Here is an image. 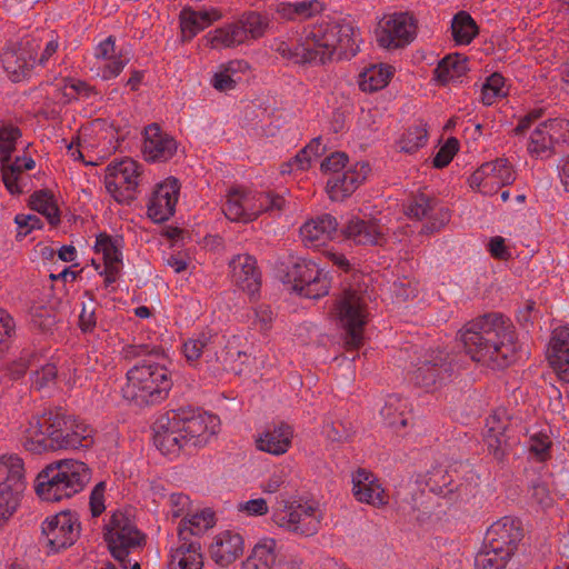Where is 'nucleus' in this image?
Wrapping results in <instances>:
<instances>
[{"label": "nucleus", "instance_id": "nucleus-1", "mask_svg": "<svg viewBox=\"0 0 569 569\" xmlns=\"http://www.w3.org/2000/svg\"><path fill=\"white\" fill-rule=\"evenodd\" d=\"M458 337L472 361L491 369H503L519 357L516 329L500 313H486L468 321Z\"/></svg>", "mask_w": 569, "mask_h": 569}, {"label": "nucleus", "instance_id": "nucleus-2", "mask_svg": "<svg viewBox=\"0 0 569 569\" xmlns=\"http://www.w3.org/2000/svg\"><path fill=\"white\" fill-rule=\"evenodd\" d=\"M307 31L313 63H326L333 59H350L359 51V32L349 19H339L313 26Z\"/></svg>", "mask_w": 569, "mask_h": 569}, {"label": "nucleus", "instance_id": "nucleus-3", "mask_svg": "<svg viewBox=\"0 0 569 569\" xmlns=\"http://www.w3.org/2000/svg\"><path fill=\"white\" fill-rule=\"evenodd\" d=\"M172 387L170 371L163 365L144 360L127 371L121 393L127 401L142 407L167 398Z\"/></svg>", "mask_w": 569, "mask_h": 569}, {"label": "nucleus", "instance_id": "nucleus-4", "mask_svg": "<svg viewBox=\"0 0 569 569\" xmlns=\"http://www.w3.org/2000/svg\"><path fill=\"white\" fill-rule=\"evenodd\" d=\"M91 479L82 461L64 459L47 466L37 477L36 492L46 501H60L77 495Z\"/></svg>", "mask_w": 569, "mask_h": 569}, {"label": "nucleus", "instance_id": "nucleus-5", "mask_svg": "<svg viewBox=\"0 0 569 569\" xmlns=\"http://www.w3.org/2000/svg\"><path fill=\"white\" fill-rule=\"evenodd\" d=\"M332 317L345 331V345L349 350L359 349L363 343V330L369 320L366 297L356 290H345L332 308Z\"/></svg>", "mask_w": 569, "mask_h": 569}, {"label": "nucleus", "instance_id": "nucleus-6", "mask_svg": "<svg viewBox=\"0 0 569 569\" xmlns=\"http://www.w3.org/2000/svg\"><path fill=\"white\" fill-rule=\"evenodd\" d=\"M27 487L22 458L16 453L0 456V527L18 511Z\"/></svg>", "mask_w": 569, "mask_h": 569}, {"label": "nucleus", "instance_id": "nucleus-7", "mask_svg": "<svg viewBox=\"0 0 569 569\" xmlns=\"http://www.w3.org/2000/svg\"><path fill=\"white\" fill-rule=\"evenodd\" d=\"M269 20L261 13L250 11L238 20L209 31L203 39L212 49L234 48L264 36Z\"/></svg>", "mask_w": 569, "mask_h": 569}, {"label": "nucleus", "instance_id": "nucleus-8", "mask_svg": "<svg viewBox=\"0 0 569 569\" xmlns=\"http://www.w3.org/2000/svg\"><path fill=\"white\" fill-rule=\"evenodd\" d=\"M455 372L453 357L441 347L430 348L415 365L410 380L426 391H435L451 381Z\"/></svg>", "mask_w": 569, "mask_h": 569}, {"label": "nucleus", "instance_id": "nucleus-9", "mask_svg": "<svg viewBox=\"0 0 569 569\" xmlns=\"http://www.w3.org/2000/svg\"><path fill=\"white\" fill-rule=\"evenodd\" d=\"M322 520L319 508L308 503L283 502L272 512V521L297 536L309 537L318 532Z\"/></svg>", "mask_w": 569, "mask_h": 569}, {"label": "nucleus", "instance_id": "nucleus-10", "mask_svg": "<svg viewBox=\"0 0 569 569\" xmlns=\"http://www.w3.org/2000/svg\"><path fill=\"white\" fill-rule=\"evenodd\" d=\"M104 539L114 559L126 568L129 552L144 542V536L124 512L116 511L106 525Z\"/></svg>", "mask_w": 569, "mask_h": 569}, {"label": "nucleus", "instance_id": "nucleus-11", "mask_svg": "<svg viewBox=\"0 0 569 569\" xmlns=\"http://www.w3.org/2000/svg\"><path fill=\"white\" fill-rule=\"evenodd\" d=\"M141 164L131 158L111 161L106 168L104 184L108 192L118 202L133 198L141 180Z\"/></svg>", "mask_w": 569, "mask_h": 569}, {"label": "nucleus", "instance_id": "nucleus-12", "mask_svg": "<svg viewBox=\"0 0 569 569\" xmlns=\"http://www.w3.org/2000/svg\"><path fill=\"white\" fill-rule=\"evenodd\" d=\"M288 280L300 296L319 299L329 292L330 281L327 273L309 259L300 258L293 262L287 273Z\"/></svg>", "mask_w": 569, "mask_h": 569}, {"label": "nucleus", "instance_id": "nucleus-13", "mask_svg": "<svg viewBox=\"0 0 569 569\" xmlns=\"http://www.w3.org/2000/svg\"><path fill=\"white\" fill-rule=\"evenodd\" d=\"M417 32V23L409 13H392L382 17L375 30L376 41L385 49H396L410 43Z\"/></svg>", "mask_w": 569, "mask_h": 569}, {"label": "nucleus", "instance_id": "nucleus-14", "mask_svg": "<svg viewBox=\"0 0 569 569\" xmlns=\"http://www.w3.org/2000/svg\"><path fill=\"white\" fill-rule=\"evenodd\" d=\"M41 528L49 552H58L72 546L80 533L78 518L70 511L47 518Z\"/></svg>", "mask_w": 569, "mask_h": 569}, {"label": "nucleus", "instance_id": "nucleus-15", "mask_svg": "<svg viewBox=\"0 0 569 569\" xmlns=\"http://www.w3.org/2000/svg\"><path fill=\"white\" fill-rule=\"evenodd\" d=\"M515 171L507 159L481 164L469 178L472 189L483 194H495L501 187L515 181Z\"/></svg>", "mask_w": 569, "mask_h": 569}, {"label": "nucleus", "instance_id": "nucleus-16", "mask_svg": "<svg viewBox=\"0 0 569 569\" xmlns=\"http://www.w3.org/2000/svg\"><path fill=\"white\" fill-rule=\"evenodd\" d=\"M131 59L128 48L116 46V38L109 36L94 48V68L103 80L118 77Z\"/></svg>", "mask_w": 569, "mask_h": 569}, {"label": "nucleus", "instance_id": "nucleus-17", "mask_svg": "<svg viewBox=\"0 0 569 569\" xmlns=\"http://www.w3.org/2000/svg\"><path fill=\"white\" fill-rule=\"evenodd\" d=\"M60 426L58 418L51 419V417H31L19 427V441L21 446L34 453H41L47 450H51L53 440L50 437V432L54 430V427Z\"/></svg>", "mask_w": 569, "mask_h": 569}, {"label": "nucleus", "instance_id": "nucleus-18", "mask_svg": "<svg viewBox=\"0 0 569 569\" xmlns=\"http://www.w3.org/2000/svg\"><path fill=\"white\" fill-rule=\"evenodd\" d=\"M122 240L103 232L97 236L94 252L101 256L102 264L92 260L94 269L104 277L106 286L116 282L122 269Z\"/></svg>", "mask_w": 569, "mask_h": 569}, {"label": "nucleus", "instance_id": "nucleus-19", "mask_svg": "<svg viewBox=\"0 0 569 569\" xmlns=\"http://www.w3.org/2000/svg\"><path fill=\"white\" fill-rule=\"evenodd\" d=\"M178 421L187 448L204 447L220 429V419L207 412L190 417L178 416Z\"/></svg>", "mask_w": 569, "mask_h": 569}, {"label": "nucleus", "instance_id": "nucleus-20", "mask_svg": "<svg viewBox=\"0 0 569 569\" xmlns=\"http://www.w3.org/2000/svg\"><path fill=\"white\" fill-rule=\"evenodd\" d=\"M370 171L369 164L360 161L331 176L326 187L329 198L332 201H343L349 198L367 180Z\"/></svg>", "mask_w": 569, "mask_h": 569}, {"label": "nucleus", "instance_id": "nucleus-21", "mask_svg": "<svg viewBox=\"0 0 569 569\" xmlns=\"http://www.w3.org/2000/svg\"><path fill=\"white\" fill-rule=\"evenodd\" d=\"M522 536V527L518 519L502 517L488 528L485 543L492 547V550L512 557Z\"/></svg>", "mask_w": 569, "mask_h": 569}, {"label": "nucleus", "instance_id": "nucleus-22", "mask_svg": "<svg viewBox=\"0 0 569 569\" xmlns=\"http://www.w3.org/2000/svg\"><path fill=\"white\" fill-rule=\"evenodd\" d=\"M180 184L176 178H167L153 189L147 204L148 217L157 223L173 216L179 198Z\"/></svg>", "mask_w": 569, "mask_h": 569}, {"label": "nucleus", "instance_id": "nucleus-23", "mask_svg": "<svg viewBox=\"0 0 569 569\" xmlns=\"http://www.w3.org/2000/svg\"><path fill=\"white\" fill-rule=\"evenodd\" d=\"M242 569H293L282 546L273 538H262L253 547L243 562Z\"/></svg>", "mask_w": 569, "mask_h": 569}, {"label": "nucleus", "instance_id": "nucleus-24", "mask_svg": "<svg viewBox=\"0 0 569 569\" xmlns=\"http://www.w3.org/2000/svg\"><path fill=\"white\" fill-rule=\"evenodd\" d=\"M352 495L357 501L382 508L389 503V493L379 478L365 468H359L351 475Z\"/></svg>", "mask_w": 569, "mask_h": 569}, {"label": "nucleus", "instance_id": "nucleus-25", "mask_svg": "<svg viewBox=\"0 0 569 569\" xmlns=\"http://www.w3.org/2000/svg\"><path fill=\"white\" fill-rule=\"evenodd\" d=\"M37 50L36 41L26 40L18 48H9L3 52V69L12 81H21L30 74L37 63Z\"/></svg>", "mask_w": 569, "mask_h": 569}, {"label": "nucleus", "instance_id": "nucleus-26", "mask_svg": "<svg viewBox=\"0 0 569 569\" xmlns=\"http://www.w3.org/2000/svg\"><path fill=\"white\" fill-rule=\"evenodd\" d=\"M222 18L223 13L219 8L209 7L200 10L191 7L182 8L179 13L182 42L191 41L198 33Z\"/></svg>", "mask_w": 569, "mask_h": 569}, {"label": "nucleus", "instance_id": "nucleus-27", "mask_svg": "<svg viewBox=\"0 0 569 569\" xmlns=\"http://www.w3.org/2000/svg\"><path fill=\"white\" fill-rule=\"evenodd\" d=\"M223 347L222 337L212 331H203L188 339L182 347L188 362H197L201 357L212 366L219 362V350Z\"/></svg>", "mask_w": 569, "mask_h": 569}, {"label": "nucleus", "instance_id": "nucleus-28", "mask_svg": "<svg viewBox=\"0 0 569 569\" xmlns=\"http://www.w3.org/2000/svg\"><path fill=\"white\" fill-rule=\"evenodd\" d=\"M153 431L154 446L162 455L176 456L182 449L187 448L178 421V415L158 419L154 423Z\"/></svg>", "mask_w": 569, "mask_h": 569}, {"label": "nucleus", "instance_id": "nucleus-29", "mask_svg": "<svg viewBox=\"0 0 569 569\" xmlns=\"http://www.w3.org/2000/svg\"><path fill=\"white\" fill-rule=\"evenodd\" d=\"M177 149V141L157 123L146 127L142 153L147 161H167L174 156Z\"/></svg>", "mask_w": 569, "mask_h": 569}, {"label": "nucleus", "instance_id": "nucleus-30", "mask_svg": "<svg viewBox=\"0 0 569 569\" xmlns=\"http://www.w3.org/2000/svg\"><path fill=\"white\" fill-rule=\"evenodd\" d=\"M232 282L249 296H254L261 286L256 259L247 253L234 256L230 262Z\"/></svg>", "mask_w": 569, "mask_h": 569}, {"label": "nucleus", "instance_id": "nucleus-31", "mask_svg": "<svg viewBox=\"0 0 569 569\" xmlns=\"http://www.w3.org/2000/svg\"><path fill=\"white\" fill-rule=\"evenodd\" d=\"M387 228L377 220H363L352 217L348 220L342 232L345 237L357 244L381 246L386 241Z\"/></svg>", "mask_w": 569, "mask_h": 569}, {"label": "nucleus", "instance_id": "nucleus-32", "mask_svg": "<svg viewBox=\"0 0 569 569\" xmlns=\"http://www.w3.org/2000/svg\"><path fill=\"white\" fill-rule=\"evenodd\" d=\"M547 357L558 379L569 383V328L558 327L552 331Z\"/></svg>", "mask_w": 569, "mask_h": 569}, {"label": "nucleus", "instance_id": "nucleus-33", "mask_svg": "<svg viewBox=\"0 0 569 569\" xmlns=\"http://www.w3.org/2000/svg\"><path fill=\"white\" fill-rule=\"evenodd\" d=\"M50 437L53 440L51 450L87 449L93 443V429L84 422H74L66 430L54 427Z\"/></svg>", "mask_w": 569, "mask_h": 569}, {"label": "nucleus", "instance_id": "nucleus-34", "mask_svg": "<svg viewBox=\"0 0 569 569\" xmlns=\"http://www.w3.org/2000/svg\"><path fill=\"white\" fill-rule=\"evenodd\" d=\"M337 219L323 213L308 220L300 227V237L306 247L317 248L332 240L338 230Z\"/></svg>", "mask_w": 569, "mask_h": 569}, {"label": "nucleus", "instance_id": "nucleus-35", "mask_svg": "<svg viewBox=\"0 0 569 569\" xmlns=\"http://www.w3.org/2000/svg\"><path fill=\"white\" fill-rule=\"evenodd\" d=\"M211 559L220 567H228L243 553L240 533L226 530L218 533L209 548Z\"/></svg>", "mask_w": 569, "mask_h": 569}, {"label": "nucleus", "instance_id": "nucleus-36", "mask_svg": "<svg viewBox=\"0 0 569 569\" xmlns=\"http://www.w3.org/2000/svg\"><path fill=\"white\" fill-rule=\"evenodd\" d=\"M169 569H202L203 555L197 540L179 539L170 551Z\"/></svg>", "mask_w": 569, "mask_h": 569}, {"label": "nucleus", "instance_id": "nucleus-37", "mask_svg": "<svg viewBox=\"0 0 569 569\" xmlns=\"http://www.w3.org/2000/svg\"><path fill=\"white\" fill-rule=\"evenodd\" d=\"M293 438V430L289 425L280 423L263 431L256 440L257 448L273 456L286 453Z\"/></svg>", "mask_w": 569, "mask_h": 569}, {"label": "nucleus", "instance_id": "nucleus-38", "mask_svg": "<svg viewBox=\"0 0 569 569\" xmlns=\"http://www.w3.org/2000/svg\"><path fill=\"white\" fill-rule=\"evenodd\" d=\"M2 181L7 190L11 194L22 193V181L23 171L32 170L36 162L30 157H17L14 161H11L10 156L7 159L0 158Z\"/></svg>", "mask_w": 569, "mask_h": 569}, {"label": "nucleus", "instance_id": "nucleus-39", "mask_svg": "<svg viewBox=\"0 0 569 569\" xmlns=\"http://www.w3.org/2000/svg\"><path fill=\"white\" fill-rule=\"evenodd\" d=\"M246 197L248 222L256 220L263 212L280 211L284 206V199L271 192L246 190Z\"/></svg>", "mask_w": 569, "mask_h": 569}, {"label": "nucleus", "instance_id": "nucleus-40", "mask_svg": "<svg viewBox=\"0 0 569 569\" xmlns=\"http://www.w3.org/2000/svg\"><path fill=\"white\" fill-rule=\"evenodd\" d=\"M271 48L281 58L295 63H313L310 46H307V31L297 42H287L283 40H274Z\"/></svg>", "mask_w": 569, "mask_h": 569}, {"label": "nucleus", "instance_id": "nucleus-41", "mask_svg": "<svg viewBox=\"0 0 569 569\" xmlns=\"http://www.w3.org/2000/svg\"><path fill=\"white\" fill-rule=\"evenodd\" d=\"M469 70L468 61L460 54L445 57L435 69V78L438 82L447 84L458 82Z\"/></svg>", "mask_w": 569, "mask_h": 569}, {"label": "nucleus", "instance_id": "nucleus-42", "mask_svg": "<svg viewBox=\"0 0 569 569\" xmlns=\"http://www.w3.org/2000/svg\"><path fill=\"white\" fill-rule=\"evenodd\" d=\"M380 413L385 422L396 430L407 427L410 420L407 401L396 395L387 398Z\"/></svg>", "mask_w": 569, "mask_h": 569}, {"label": "nucleus", "instance_id": "nucleus-43", "mask_svg": "<svg viewBox=\"0 0 569 569\" xmlns=\"http://www.w3.org/2000/svg\"><path fill=\"white\" fill-rule=\"evenodd\" d=\"M213 526L214 513L209 509L188 515L179 523V539H188V535L200 536Z\"/></svg>", "mask_w": 569, "mask_h": 569}, {"label": "nucleus", "instance_id": "nucleus-44", "mask_svg": "<svg viewBox=\"0 0 569 569\" xmlns=\"http://www.w3.org/2000/svg\"><path fill=\"white\" fill-rule=\"evenodd\" d=\"M323 8V3L320 0H302L282 3L279 12L289 20H306L322 12Z\"/></svg>", "mask_w": 569, "mask_h": 569}, {"label": "nucleus", "instance_id": "nucleus-45", "mask_svg": "<svg viewBox=\"0 0 569 569\" xmlns=\"http://www.w3.org/2000/svg\"><path fill=\"white\" fill-rule=\"evenodd\" d=\"M246 202V189H230L226 196V202L222 207V211L227 219L236 222H248Z\"/></svg>", "mask_w": 569, "mask_h": 569}, {"label": "nucleus", "instance_id": "nucleus-46", "mask_svg": "<svg viewBox=\"0 0 569 569\" xmlns=\"http://www.w3.org/2000/svg\"><path fill=\"white\" fill-rule=\"evenodd\" d=\"M392 76L390 66H372L366 69L360 76V88L362 91H377L385 88Z\"/></svg>", "mask_w": 569, "mask_h": 569}, {"label": "nucleus", "instance_id": "nucleus-47", "mask_svg": "<svg viewBox=\"0 0 569 569\" xmlns=\"http://www.w3.org/2000/svg\"><path fill=\"white\" fill-rule=\"evenodd\" d=\"M33 210L44 216L51 224L60 222V213L54 196L48 190L36 191L30 198Z\"/></svg>", "mask_w": 569, "mask_h": 569}, {"label": "nucleus", "instance_id": "nucleus-48", "mask_svg": "<svg viewBox=\"0 0 569 569\" xmlns=\"http://www.w3.org/2000/svg\"><path fill=\"white\" fill-rule=\"evenodd\" d=\"M451 31L457 43L468 44L478 33V27L469 13L461 11L453 17Z\"/></svg>", "mask_w": 569, "mask_h": 569}, {"label": "nucleus", "instance_id": "nucleus-49", "mask_svg": "<svg viewBox=\"0 0 569 569\" xmlns=\"http://www.w3.org/2000/svg\"><path fill=\"white\" fill-rule=\"evenodd\" d=\"M428 141V130L425 123L420 122L409 127L400 137L397 144L400 151L413 153L425 147Z\"/></svg>", "mask_w": 569, "mask_h": 569}, {"label": "nucleus", "instance_id": "nucleus-50", "mask_svg": "<svg viewBox=\"0 0 569 569\" xmlns=\"http://www.w3.org/2000/svg\"><path fill=\"white\" fill-rule=\"evenodd\" d=\"M555 141L543 122H541L530 134L528 152L536 158H549L552 154Z\"/></svg>", "mask_w": 569, "mask_h": 569}, {"label": "nucleus", "instance_id": "nucleus-51", "mask_svg": "<svg viewBox=\"0 0 569 569\" xmlns=\"http://www.w3.org/2000/svg\"><path fill=\"white\" fill-rule=\"evenodd\" d=\"M492 549V547L483 542L475 557L476 569H505L511 557Z\"/></svg>", "mask_w": 569, "mask_h": 569}, {"label": "nucleus", "instance_id": "nucleus-52", "mask_svg": "<svg viewBox=\"0 0 569 569\" xmlns=\"http://www.w3.org/2000/svg\"><path fill=\"white\" fill-rule=\"evenodd\" d=\"M507 94L505 78L499 73H492L487 78L481 88V101L486 106L493 104L497 99Z\"/></svg>", "mask_w": 569, "mask_h": 569}, {"label": "nucleus", "instance_id": "nucleus-53", "mask_svg": "<svg viewBox=\"0 0 569 569\" xmlns=\"http://www.w3.org/2000/svg\"><path fill=\"white\" fill-rule=\"evenodd\" d=\"M552 441L547 432L539 431L530 435L528 442L529 453L539 462H545L551 457Z\"/></svg>", "mask_w": 569, "mask_h": 569}, {"label": "nucleus", "instance_id": "nucleus-54", "mask_svg": "<svg viewBox=\"0 0 569 569\" xmlns=\"http://www.w3.org/2000/svg\"><path fill=\"white\" fill-rule=\"evenodd\" d=\"M450 211L435 200L421 232L426 234L438 232L450 221Z\"/></svg>", "mask_w": 569, "mask_h": 569}, {"label": "nucleus", "instance_id": "nucleus-55", "mask_svg": "<svg viewBox=\"0 0 569 569\" xmlns=\"http://www.w3.org/2000/svg\"><path fill=\"white\" fill-rule=\"evenodd\" d=\"M20 136L21 132L18 127L7 123L0 124V158L7 159L8 156H11Z\"/></svg>", "mask_w": 569, "mask_h": 569}, {"label": "nucleus", "instance_id": "nucleus-56", "mask_svg": "<svg viewBox=\"0 0 569 569\" xmlns=\"http://www.w3.org/2000/svg\"><path fill=\"white\" fill-rule=\"evenodd\" d=\"M435 199L429 198L428 196L420 193L413 197L410 203L406 208V214L410 218H415L418 220H422L428 217L431 206L433 204Z\"/></svg>", "mask_w": 569, "mask_h": 569}, {"label": "nucleus", "instance_id": "nucleus-57", "mask_svg": "<svg viewBox=\"0 0 569 569\" xmlns=\"http://www.w3.org/2000/svg\"><path fill=\"white\" fill-rule=\"evenodd\" d=\"M39 361L40 359L37 353L23 350L20 357L9 366V375L12 379H19L26 373L28 368L38 365Z\"/></svg>", "mask_w": 569, "mask_h": 569}, {"label": "nucleus", "instance_id": "nucleus-58", "mask_svg": "<svg viewBox=\"0 0 569 569\" xmlns=\"http://www.w3.org/2000/svg\"><path fill=\"white\" fill-rule=\"evenodd\" d=\"M92 92V88L82 80L64 79L62 86V94L64 102H70L78 99L79 97H89Z\"/></svg>", "mask_w": 569, "mask_h": 569}, {"label": "nucleus", "instance_id": "nucleus-59", "mask_svg": "<svg viewBox=\"0 0 569 569\" xmlns=\"http://www.w3.org/2000/svg\"><path fill=\"white\" fill-rule=\"evenodd\" d=\"M56 378H57L56 366L53 363L47 362V363L42 365L39 370H36L32 373V377H31L32 386L36 389L41 390L43 388H47V387H50L51 385H53L56 381Z\"/></svg>", "mask_w": 569, "mask_h": 569}, {"label": "nucleus", "instance_id": "nucleus-60", "mask_svg": "<svg viewBox=\"0 0 569 569\" xmlns=\"http://www.w3.org/2000/svg\"><path fill=\"white\" fill-rule=\"evenodd\" d=\"M485 441L489 452L496 460L502 461L508 453V438L506 435L485 433Z\"/></svg>", "mask_w": 569, "mask_h": 569}, {"label": "nucleus", "instance_id": "nucleus-61", "mask_svg": "<svg viewBox=\"0 0 569 569\" xmlns=\"http://www.w3.org/2000/svg\"><path fill=\"white\" fill-rule=\"evenodd\" d=\"M555 142H569V120L555 118L543 121Z\"/></svg>", "mask_w": 569, "mask_h": 569}, {"label": "nucleus", "instance_id": "nucleus-62", "mask_svg": "<svg viewBox=\"0 0 569 569\" xmlns=\"http://www.w3.org/2000/svg\"><path fill=\"white\" fill-rule=\"evenodd\" d=\"M459 149V142L456 138H450L446 143L438 150L433 158V167L443 168L450 163L455 154Z\"/></svg>", "mask_w": 569, "mask_h": 569}, {"label": "nucleus", "instance_id": "nucleus-63", "mask_svg": "<svg viewBox=\"0 0 569 569\" xmlns=\"http://www.w3.org/2000/svg\"><path fill=\"white\" fill-rule=\"evenodd\" d=\"M348 162L349 158L345 152H333L322 160L320 168L321 171L329 172L333 176L345 170L349 166Z\"/></svg>", "mask_w": 569, "mask_h": 569}, {"label": "nucleus", "instance_id": "nucleus-64", "mask_svg": "<svg viewBox=\"0 0 569 569\" xmlns=\"http://www.w3.org/2000/svg\"><path fill=\"white\" fill-rule=\"evenodd\" d=\"M311 162L310 148H303L289 162L282 164L281 172L290 173L295 170L305 171L311 166Z\"/></svg>", "mask_w": 569, "mask_h": 569}]
</instances>
